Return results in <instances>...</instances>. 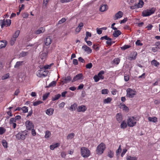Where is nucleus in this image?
<instances>
[{
    "label": "nucleus",
    "mask_w": 160,
    "mask_h": 160,
    "mask_svg": "<svg viewBox=\"0 0 160 160\" xmlns=\"http://www.w3.org/2000/svg\"><path fill=\"white\" fill-rule=\"evenodd\" d=\"M136 44L138 46H142V44L140 42V40H137L136 42Z\"/></svg>",
    "instance_id": "e2e57ef3"
},
{
    "label": "nucleus",
    "mask_w": 160,
    "mask_h": 160,
    "mask_svg": "<svg viewBox=\"0 0 160 160\" xmlns=\"http://www.w3.org/2000/svg\"><path fill=\"white\" fill-rule=\"evenodd\" d=\"M73 0H60V1L62 3H64L71 2Z\"/></svg>",
    "instance_id": "680f3d73"
},
{
    "label": "nucleus",
    "mask_w": 160,
    "mask_h": 160,
    "mask_svg": "<svg viewBox=\"0 0 160 160\" xmlns=\"http://www.w3.org/2000/svg\"><path fill=\"white\" fill-rule=\"evenodd\" d=\"M105 148V144L103 143H101L97 148V153L98 154H102Z\"/></svg>",
    "instance_id": "7ed1b4c3"
},
{
    "label": "nucleus",
    "mask_w": 160,
    "mask_h": 160,
    "mask_svg": "<svg viewBox=\"0 0 160 160\" xmlns=\"http://www.w3.org/2000/svg\"><path fill=\"white\" fill-rule=\"evenodd\" d=\"M2 144L3 146L5 148L7 147V143L6 141L5 140H3L2 141Z\"/></svg>",
    "instance_id": "49530a36"
},
{
    "label": "nucleus",
    "mask_w": 160,
    "mask_h": 160,
    "mask_svg": "<svg viewBox=\"0 0 160 160\" xmlns=\"http://www.w3.org/2000/svg\"><path fill=\"white\" fill-rule=\"evenodd\" d=\"M87 110V108L84 105L79 106L77 108V111L78 112H84Z\"/></svg>",
    "instance_id": "f8f14e48"
},
{
    "label": "nucleus",
    "mask_w": 160,
    "mask_h": 160,
    "mask_svg": "<svg viewBox=\"0 0 160 160\" xmlns=\"http://www.w3.org/2000/svg\"><path fill=\"white\" fill-rule=\"evenodd\" d=\"M136 124V120L133 117L129 118L128 120L127 124L130 127H133Z\"/></svg>",
    "instance_id": "423d86ee"
},
{
    "label": "nucleus",
    "mask_w": 160,
    "mask_h": 160,
    "mask_svg": "<svg viewBox=\"0 0 160 160\" xmlns=\"http://www.w3.org/2000/svg\"><path fill=\"white\" fill-rule=\"evenodd\" d=\"M104 72L103 71H101L98 73V77L100 79H103L104 78V77L102 75V74H104Z\"/></svg>",
    "instance_id": "bb28decb"
},
{
    "label": "nucleus",
    "mask_w": 160,
    "mask_h": 160,
    "mask_svg": "<svg viewBox=\"0 0 160 160\" xmlns=\"http://www.w3.org/2000/svg\"><path fill=\"white\" fill-rule=\"evenodd\" d=\"M155 45L158 47V48L160 49V42H156L155 44Z\"/></svg>",
    "instance_id": "774afa93"
},
{
    "label": "nucleus",
    "mask_w": 160,
    "mask_h": 160,
    "mask_svg": "<svg viewBox=\"0 0 160 160\" xmlns=\"http://www.w3.org/2000/svg\"><path fill=\"white\" fill-rule=\"evenodd\" d=\"M108 156L110 158H112L113 156V152H112L111 151H110L108 153Z\"/></svg>",
    "instance_id": "864d4df0"
},
{
    "label": "nucleus",
    "mask_w": 160,
    "mask_h": 160,
    "mask_svg": "<svg viewBox=\"0 0 160 160\" xmlns=\"http://www.w3.org/2000/svg\"><path fill=\"white\" fill-rule=\"evenodd\" d=\"M7 45L6 41H0V49L4 48Z\"/></svg>",
    "instance_id": "a211bd4d"
},
{
    "label": "nucleus",
    "mask_w": 160,
    "mask_h": 160,
    "mask_svg": "<svg viewBox=\"0 0 160 160\" xmlns=\"http://www.w3.org/2000/svg\"><path fill=\"white\" fill-rule=\"evenodd\" d=\"M42 103V102L41 101H37L33 103V105L34 106H36Z\"/></svg>",
    "instance_id": "a18cd8bd"
},
{
    "label": "nucleus",
    "mask_w": 160,
    "mask_h": 160,
    "mask_svg": "<svg viewBox=\"0 0 160 160\" xmlns=\"http://www.w3.org/2000/svg\"><path fill=\"white\" fill-rule=\"evenodd\" d=\"M75 136V134L73 133H71L68 135L67 137V139L68 140L71 139L73 138Z\"/></svg>",
    "instance_id": "a878e982"
},
{
    "label": "nucleus",
    "mask_w": 160,
    "mask_h": 160,
    "mask_svg": "<svg viewBox=\"0 0 160 160\" xmlns=\"http://www.w3.org/2000/svg\"><path fill=\"white\" fill-rule=\"evenodd\" d=\"M77 106V104H76L75 103L73 104L71 106V107H70V109L72 111H73V110H76Z\"/></svg>",
    "instance_id": "e433bc0d"
},
{
    "label": "nucleus",
    "mask_w": 160,
    "mask_h": 160,
    "mask_svg": "<svg viewBox=\"0 0 160 160\" xmlns=\"http://www.w3.org/2000/svg\"><path fill=\"white\" fill-rule=\"evenodd\" d=\"M116 118L117 120L119 122H120L122 119V116L120 113H117L116 116Z\"/></svg>",
    "instance_id": "5701e85b"
},
{
    "label": "nucleus",
    "mask_w": 160,
    "mask_h": 160,
    "mask_svg": "<svg viewBox=\"0 0 160 160\" xmlns=\"http://www.w3.org/2000/svg\"><path fill=\"white\" fill-rule=\"evenodd\" d=\"M144 2L142 0H139V2L138 4H136L134 5L136 7V8H142Z\"/></svg>",
    "instance_id": "2eb2a0df"
},
{
    "label": "nucleus",
    "mask_w": 160,
    "mask_h": 160,
    "mask_svg": "<svg viewBox=\"0 0 160 160\" xmlns=\"http://www.w3.org/2000/svg\"><path fill=\"white\" fill-rule=\"evenodd\" d=\"M112 100V99L111 98L108 97L104 100V103H109Z\"/></svg>",
    "instance_id": "f704fd0d"
},
{
    "label": "nucleus",
    "mask_w": 160,
    "mask_h": 160,
    "mask_svg": "<svg viewBox=\"0 0 160 160\" xmlns=\"http://www.w3.org/2000/svg\"><path fill=\"white\" fill-rule=\"evenodd\" d=\"M93 79H94V81L96 82H98L100 79V78H99L96 75H95Z\"/></svg>",
    "instance_id": "4d7b16f0"
},
{
    "label": "nucleus",
    "mask_w": 160,
    "mask_h": 160,
    "mask_svg": "<svg viewBox=\"0 0 160 160\" xmlns=\"http://www.w3.org/2000/svg\"><path fill=\"white\" fill-rule=\"evenodd\" d=\"M136 94V92L130 88H128L127 90V96L129 98H133Z\"/></svg>",
    "instance_id": "39448f33"
},
{
    "label": "nucleus",
    "mask_w": 160,
    "mask_h": 160,
    "mask_svg": "<svg viewBox=\"0 0 160 160\" xmlns=\"http://www.w3.org/2000/svg\"><path fill=\"white\" fill-rule=\"evenodd\" d=\"M9 73H7L3 76L2 78V80H5L7 79L9 77Z\"/></svg>",
    "instance_id": "de8ad7c7"
},
{
    "label": "nucleus",
    "mask_w": 160,
    "mask_h": 160,
    "mask_svg": "<svg viewBox=\"0 0 160 160\" xmlns=\"http://www.w3.org/2000/svg\"><path fill=\"white\" fill-rule=\"evenodd\" d=\"M153 26L151 24H149L146 27V28H148V30H150L152 29Z\"/></svg>",
    "instance_id": "69168bd1"
},
{
    "label": "nucleus",
    "mask_w": 160,
    "mask_h": 160,
    "mask_svg": "<svg viewBox=\"0 0 160 160\" xmlns=\"http://www.w3.org/2000/svg\"><path fill=\"white\" fill-rule=\"evenodd\" d=\"M92 65L91 63H88L86 65V68L88 69L91 68H92Z\"/></svg>",
    "instance_id": "3c124183"
},
{
    "label": "nucleus",
    "mask_w": 160,
    "mask_h": 160,
    "mask_svg": "<svg viewBox=\"0 0 160 160\" xmlns=\"http://www.w3.org/2000/svg\"><path fill=\"white\" fill-rule=\"evenodd\" d=\"M48 52L47 51L44 52H40L39 55V57L42 62H44L46 60L47 58Z\"/></svg>",
    "instance_id": "0eeeda50"
},
{
    "label": "nucleus",
    "mask_w": 160,
    "mask_h": 160,
    "mask_svg": "<svg viewBox=\"0 0 160 160\" xmlns=\"http://www.w3.org/2000/svg\"><path fill=\"white\" fill-rule=\"evenodd\" d=\"M130 46L128 45H125L121 47V48L122 50H124L127 49L129 48Z\"/></svg>",
    "instance_id": "09e8293b"
},
{
    "label": "nucleus",
    "mask_w": 160,
    "mask_h": 160,
    "mask_svg": "<svg viewBox=\"0 0 160 160\" xmlns=\"http://www.w3.org/2000/svg\"><path fill=\"white\" fill-rule=\"evenodd\" d=\"M127 160H137V158L136 157L128 156L126 158Z\"/></svg>",
    "instance_id": "c756f323"
},
{
    "label": "nucleus",
    "mask_w": 160,
    "mask_h": 160,
    "mask_svg": "<svg viewBox=\"0 0 160 160\" xmlns=\"http://www.w3.org/2000/svg\"><path fill=\"white\" fill-rule=\"evenodd\" d=\"M25 124L27 129L31 130L33 128L34 125L32 122L29 120L25 122Z\"/></svg>",
    "instance_id": "1a4fd4ad"
},
{
    "label": "nucleus",
    "mask_w": 160,
    "mask_h": 160,
    "mask_svg": "<svg viewBox=\"0 0 160 160\" xmlns=\"http://www.w3.org/2000/svg\"><path fill=\"white\" fill-rule=\"evenodd\" d=\"M28 54V52H22L21 53H20V57H24L26 55H27Z\"/></svg>",
    "instance_id": "5fc2aeb1"
},
{
    "label": "nucleus",
    "mask_w": 160,
    "mask_h": 160,
    "mask_svg": "<svg viewBox=\"0 0 160 160\" xmlns=\"http://www.w3.org/2000/svg\"><path fill=\"white\" fill-rule=\"evenodd\" d=\"M24 61H18L16 62L15 65L14 66V68H19V66H22Z\"/></svg>",
    "instance_id": "aec40b11"
},
{
    "label": "nucleus",
    "mask_w": 160,
    "mask_h": 160,
    "mask_svg": "<svg viewBox=\"0 0 160 160\" xmlns=\"http://www.w3.org/2000/svg\"><path fill=\"white\" fill-rule=\"evenodd\" d=\"M108 90L106 89H103L102 90V93L103 94H108Z\"/></svg>",
    "instance_id": "c03bdc74"
},
{
    "label": "nucleus",
    "mask_w": 160,
    "mask_h": 160,
    "mask_svg": "<svg viewBox=\"0 0 160 160\" xmlns=\"http://www.w3.org/2000/svg\"><path fill=\"white\" fill-rule=\"evenodd\" d=\"M92 48L93 49H94L96 51H98L99 49V47H97V46L95 44L93 46Z\"/></svg>",
    "instance_id": "338daca9"
},
{
    "label": "nucleus",
    "mask_w": 160,
    "mask_h": 160,
    "mask_svg": "<svg viewBox=\"0 0 160 160\" xmlns=\"http://www.w3.org/2000/svg\"><path fill=\"white\" fill-rule=\"evenodd\" d=\"M11 20L10 19H7L5 20L4 19L1 23V28H2L4 26H10L11 24Z\"/></svg>",
    "instance_id": "6e6552de"
},
{
    "label": "nucleus",
    "mask_w": 160,
    "mask_h": 160,
    "mask_svg": "<svg viewBox=\"0 0 160 160\" xmlns=\"http://www.w3.org/2000/svg\"><path fill=\"white\" fill-rule=\"evenodd\" d=\"M50 94L49 92H47L44 94L42 97V100L44 101L46 99Z\"/></svg>",
    "instance_id": "c9c22d12"
},
{
    "label": "nucleus",
    "mask_w": 160,
    "mask_h": 160,
    "mask_svg": "<svg viewBox=\"0 0 160 160\" xmlns=\"http://www.w3.org/2000/svg\"><path fill=\"white\" fill-rule=\"evenodd\" d=\"M61 96V94H58L55 95L54 97L52 98V101H54L57 100L60 98Z\"/></svg>",
    "instance_id": "c85d7f7f"
},
{
    "label": "nucleus",
    "mask_w": 160,
    "mask_h": 160,
    "mask_svg": "<svg viewBox=\"0 0 160 160\" xmlns=\"http://www.w3.org/2000/svg\"><path fill=\"white\" fill-rule=\"evenodd\" d=\"M97 32L98 34H100L102 33V31L101 28H97L96 29Z\"/></svg>",
    "instance_id": "bf43d9fd"
},
{
    "label": "nucleus",
    "mask_w": 160,
    "mask_h": 160,
    "mask_svg": "<svg viewBox=\"0 0 160 160\" xmlns=\"http://www.w3.org/2000/svg\"><path fill=\"white\" fill-rule=\"evenodd\" d=\"M6 129L3 127H0V135H2L5 132H6Z\"/></svg>",
    "instance_id": "58836bf2"
},
{
    "label": "nucleus",
    "mask_w": 160,
    "mask_h": 160,
    "mask_svg": "<svg viewBox=\"0 0 160 160\" xmlns=\"http://www.w3.org/2000/svg\"><path fill=\"white\" fill-rule=\"evenodd\" d=\"M151 64L154 65L155 67H158L160 64L157 61V60H153L151 61Z\"/></svg>",
    "instance_id": "b1692460"
},
{
    "label": "nucleus",
    "mask_w": 160,
    "mask_h": 160,
    "mask_svg": "<svg viewBox=\"0 0 160 160\" xmlns=\"http://www.w3.org/2000/svg\"><path fill=\"white\" fill-rule=\"evenodd\" d=\"M127 151V149L126 148H124L123 150V151L121 154V156L122 157H123V155L125 154Z\"/></svg>",
    "instance_id": "052dcab7"
},
{
    "label": "nucleus",
    "mask_w": 160,
    "mask_h": 160,
    "mask_svg": "<svg viewBox=\"0 0 160 160\" xmlns=\"http://www.w3.org/2000/svg\"><path fill=\"white\" fill-rule=\"evenodd\" d=\"M81 152L82 156L84 158L88 157L90 154V150L84 147L81 148Z\"/></svg>",
    "instance_id": "f03ea898"
},
{
    "label": "nucleus",
    "mask_w": 160,
    "mask_h": 160,
    "mask_svg": "<svg viewBox=\"0 0 160 160\" xmlns=\"http://www.w3.org/2000/svg\"><path fill=\"white\" fill-rule=\"evenodd\" d=\"M71 79L72 78L70 76H68L63 78L62 82L63 83H67L69 82L70 81Z\"/></svg>",
    "instance_id": "dca6fc26"
},
{
    "label": "nucleus",
    "mask_w": 160,
    "mask_h": 160,
    "mask_svg": "<svg viewBox=\"0 0 160 160\" xmlns=\"http://www.w3.org/2000/svg\"><path fill=\"white\" fill-rule=\"evenodd\" d=\"M22 110L23 111V113H25L28 112V107L24 106L22 108Z\"/></svg>",
    "instance_id": "79ce46f5"
},
{
    "label": "nucleus",
    "mask_w": 160,
    "mask_h": 160,
    "mask_svg": "<svg viewBox=\"0 0 160 160\" xmlns=\"http://www.w3.org/2000/svg\"><path fill=\"white\" fill-rule=\"evenodd\" d=\"M123 15V13L122 12L119 11L115 14L113 17V19L115 20H116L122 17Z\"/></svg>",
    "instance_id": "9d476101"
},
{
    "label": "nucleus",
    "mask_w": 160,
    "mask_h": 160,
    "mask_svg": "<svg viewBox=\"0 0 160 160\" xmlns=\"http://www.w3.org/2000/svg\"><path fill=\"white\" fill-rule=\"evenodd\" d=\"M107 40V41L106 42V43L108 46H111L112 44V39L109 37L108 38Z\"/></svg>",
    "instance_id": "4c0bfd02"
},
{
    "label": "nucleus",
    "mask_w": 160,
    "mask_h": 160,
    "mask_svg": "<svg viewBox=\"0 0 160 160\" xmlns=\"http://www.w3.org/2000/svg\"><path fill=\"white\" fill-rule=\"evenodd\" d=\"M66 20V19L64 18H62L61 20H60L58 22V24H61L65 22Z\"/></svg>",
    "instance_id": "8fccbe9b"
},
{
    "label": "nucleus",
    "mask_w": 160,
    "mask_h": 160,
    "mask_svg": "<svg viewBox=\"0 0 160 160\" xmlns=\"http://www.w3.org/2000/svg\"><path fill=\"white\" fill-rule=\"evenodd\" d=\"M15 122H16V120H15V118H11L10 120L9 123L10 124H12Z\"/></svg>",
    "instance_id": "13d9d810"
},
{
    "label": "nucleus",
    "mask_w": 160,
    "mask_h": 160,
    "mask_svg": "<svg viewBox=\"0 0 160 160\" xmlns=\"http://www.w3.org/2000/svg\"><path fill=\"white\" fill-rule=\"evenodd\" d=\"M82 76L83 75L82 73L78 74L73 78L72 82H73L76 80L81 79Z\"/></svg>",
    "instance_id": "9b49d317"
},
{
    "label": "nucleus",
    "mask_w": 160,
    "mask_h": 160,
    "mask_svg": "<svg viewBox=\"0 0 160 160\" xmlns=\"http://www.w3.org/2000/svg\"><path fill=\"white\" fill-rule=\"evenodd\" d=\"M108 9V6L107 5H102L100 8V10L101 12H104L107 10Z\"/></svg>",
    "instance_id": "4be33fe9"
},
{
    "label": "nucleus",
    "mask_w": 160,
    "mask_h": 160,
    "mask_svg": "<svg viewBox=\"0 0 160 160\" xmlns=\"http://www.w3.org/2000/svg\"><path fill=\"white\" fill-rule=\"evenodd\" d=\"M155 11V10L154 8H152L151 9H147L144 10L142 12V16L143 17L149 16L153 13Z\"/></svg>",
    "instance_id": "20e7f679"
},
{
    "label": "nucleus",
    "mask_w": 160,
    "mask_h": 160,
    "mask_svg": "<svg viewBox=\"0 0 160 160\" xmlns=\"http://www.w3.org/2000/svg\"><path fill=\"white\" fill-rule=\"evenodd\" d=\"M54 110L52 108H49L46 110V113L48 115L50 116L52 114Z\"/></svg>",
    "instance_id": "412c9836"
},
{
    "label": "nucleus",
    "mask_w": 160,
    "mask_h": 160,
    "mask_svg": "<svg viewBox=\"0 0 160 160\" xmlns=\"http://www.w3.org/2000/svg\"><path fill=\"white\" fill-rule=\"evenodd\" d=\"M22 16L23 18H27L28 16V14L27 12H24Z\"/></svg>",
    "instance_id": "0e129e2a"
},
{
    "label": "nucleus",
    "mask_w": 160,
    "mask_h": 160,
    "mask_svg": "<svg viewBox=\"0 0 160 160\" xmlns=\"http://www.w3.org/2000/svg\"><path fill=\"white\" fill-rule=\"evenodd\" d=\"M82 48L85 51L87 52L88 53H91L92 50L89 47L87 46L86 45H83Z\"/></svg>",
    "instance_id": "ddd939ff"
},
{
    "label": "nucleus",
    "mask_w": 160,
    "mask_h": 160,
    "mask_svg": "<svg viewBox=\"0 0 160 160\" xmlns=\"http://www.w3.org/2000/svg\"><path fill=\"white\" fill-rule=\"evenodd\" d=\"M127 127V124L124 121H123L121 125V128H122L124 129L126 128Z\"/></svg>",
    "instance_id": "7c9ffc66"
},
{
    "label": "nucleus",
    "mask_w": 160,
    "mask_h": 160,
    "mask_svg": "<svg viewBox=\"0 0 160 160\" xmlns=\"http://www.w3.org/2000/svg\"><path fill=\"white\" fill-rule=\"evenodd\" d=\"M28 135V131L26 130L20 132L17 134L16 135V138L18 140H23L26 138V136Z\"/></svg>",
    "instance_id": "f257e3e1"
},
{
    "label": "nucleus",
    "mask_w": 160,
    "mask_h": 160,
    "mask_svg": "<svg viewBox=\"0 0 160 160\" xmlns=\"http://www.w3.org/2000/svg\"><path fill=\"white\" fill-rule=\"evenodd\" d=\"M120 108H121L123 109V110H127L128 109V107L126 106L125 104H121V106H120Z\"/></svg>",
    "instance_id": "37998d69"
},
{
    "label": "nucleus",
    "mask_w": 160,
    "mask_h": 160,
    "mask_svg": "<svg viewBox=\"0 0 160 160\" xmlns=\"http://www.w3.org/2000/svg\"><path fill=\"white\" fill-rule=\"evenodd\" d=\"M16 39L14 38H12L10 41V43L11 45H13Z\"/></svg>",
    "instance_id": "603ef678"
},
{
    "label": "nucleus",
    "mask_w": 160,
    "mask_h": 160,
    "mask_svg": "<svg viewBox=\"0 0 160 160\" xmlns=\"http://www.w3.org/2000/svg\"><path fill=\"white\" fill-rule=\"evenodd\" d=\"M57 82L55 81H53L51 83H50L49 85L46 87V88H49L53 86H55Z\"/></svg>",
    "instance_id": "72a5a7b5"
},
{
    "label": "nucleus",
    "mask_w": 160,
    "mask_h": 160,
    "mask_svg": "<svg viewBox=\"0 0 160 160\" xmlns=\"http://www.w3.org/2000/svg\"><path fill=\"white\" fill-rule=\"evenodd\" d=\"M121 34V32L119 30L115 31L114 32L113 35L114 37H117Z\"/></svg>",
    "instance_id": "6ab92c4d"
},
{
    "label": "nucleus",
    "mask_w": 160,
    "mask_h": 160,
    "mask_svg": "<svg viewBox=\"0 0 160 160\" xmlns=\"http://www.w3.org/2000/svg\"><path fill=\"white\" fill-rule=\"evenodd\" d=\"M51 135V133L49 131H47L45 132V137L46 138H48L50 137Z\"/></svg>",
    "instance_id": "2f4dec72"
},
{
    "label": "nucleus",
    "mask_w": 160,
    "mask_h": 160,
    "mask_svg": "<svg viewBox=\"0 0 160 160\" xmlns=\"http://www.w3.org/2000/svg\"><path fill=\"white\" fill-rule=\"evenodd\" d=\"M59 146V144L58 143H56L53 145H51L50 146V148L51 150H53L54 148L58 147Z\"/></svg>",
    "instance_id": "393cba45"
},
{
    "label": "nucleus",
    "mask_w": 160,
    "mask_h": 160,
    "mask_svg": "<svg viewBox=\"0 0 160 160\" xmlns=\"http://www.w3.org/2000/svg\"><path fill=\"white\" fill-rule=\"evenodd\" d=\"M148 120L149 121L152 122H157V118L156 117H149L148 118Z\"/></svg>",
    "instance_id": "cd10ccee"
},
{
    "label": "nucleus",
    "mask_w": 160,
    "mask_h": 160,
    "mask_svg": "<svg viewBox=\"0 0 160 160\" xmlns=\"http://www.w3.org/2000/svg\"><path fill=\"white\" fill-rule=\"evenodd\" d=\"M19 33V30H17L13 35L12 38H14L15 39H16V38L18 37Z\"/></svg>",
    "instance_id": "473e14b6"
},
{
    "label": "nucleus",
    "mask_w": 160,
    "mask_h": 160,
    "mask_svg": "<svg viewBox=\"0 0 160 160\" xmlns=\"http://www.w3.org/2000/svg\"><path fill=\"white\" fill-rule=\"evenodd\" d=\"M48 71L46 70L44 71L43 73L41 75L40 77L42 76L45 77L47 76L48 74Z\"/></svg>",
    "instance_id": "ea45409f"
},
{
    "label": "nucleus",
    "mask_w": 160,
    "mask_h": 160,
    "mask_svg": "<svg viewBox=\"0 0 160 160\" xmlns=\"http://www.w3.org/2000/svg\"><path fill=\"white\" fill-rule=\"evenodd\" d=\"M51 39L49 37L47 38L44 41L45 44L47 46H49L51 44Z\"/></svg>",
    "instance_id": "4468645a"
},
{
    "label": "nucleus",
    "mask_w": 160,
    "mask_h": 160,
    "mask_svg": "<svg viewBox=\"0 0 160 160\" xmlns=\"http://www.w3.org/2000/svg\"><path fill=\"white\" fill-rule=\"evenodd\" d=\"M45 31V28L43 27H41L36 31L35 33L37 34H38L41 33H43Z\"/></svg>",
    "instance_id": "f3484780"
},
{
    "label": "nucleus",
    "mask_w": 160,
    "mask_h": 160,
    "mask_svg": "<svg viewBox=\"0 0 160 160\" xmlns=\"http://www.w3.org/2000/svg\"><path fill=\"white\" fill-rule=\"evenodd\" d=\"M120 59L118 58H116L113 60V62L117 64H118L120 62Z\"/></svg>",
    "instance_id": "6e6d98bb"
},
{
    "label": "nucleus",
    "mask_w": 160,
    "mask_h": 160,
    "mask_svg": "<svg viewBox=\"0 0 160 160\" xmlns=\"http://www.w3.org/2000/svg\"><path fill=\"white\" fill-rule=\"evenodd\" d=\"M132 57H130L132 59L135 60L136 59V56L137 55V52H134L132 54Z\"/></svg>",
    "instance_id": "a19ab883"
}]
</instances>
